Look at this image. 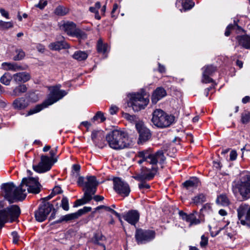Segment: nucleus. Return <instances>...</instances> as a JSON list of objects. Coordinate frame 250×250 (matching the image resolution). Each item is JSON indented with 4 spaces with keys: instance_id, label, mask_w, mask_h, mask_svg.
<instances>
[{
    "instance_id": "f257e3e1",
    "label": "nucleus",
    "mask_w": 250,
    "mask_h": 250,
    "mask_svg": "<svg viewBox=\"0 0 250 250\" xmlns=\"http://www.w3.org/2000/svg\"><path fill=\"white\" fill-rule=\"evenodd\" d=\"M105 139L109 146L116 150L129 147L132 145L128 133L120 130L115 129L109 132L106 135Z\"/></svg>"
},
{
    "instance_id": "f03ea898",
    "label": "nucleus",
    "mask_w": 250,
    "mask_h": 250,
    "mask_svg": "<svg viewBox=\"0 0 250 250\" xmlns=\"http://www.w3.org/2000/svg\"><path fill=\"white\" fill-rule=\"evenodd\" d=\"M60 87L61 85H57L53 87L48 99L42 104H37L35 107L31 109L28 112L27 116H29L40 112L43 108L57 102L65 96L67 94V92L65 90H60Z\"/></svg>"
},
{
    "instance_id": "7ed1b4c3",
    "label": "nucleus",
    "mask_w": 250,
    "mask_h": 250,
    "mask_svg": "<svg viewBox=\"0 0 250 250\" xmlns=\"http://www.w3.org/2000/svg\"><path fill=\"white\" fill-rule=\"evenodd\" d=\"M1 188L5 191V197L10 203H14V201H21L26 197V189L21 188L20 185L16 187L13 183L3 184Z\"/></svg>"
},
{
    "instance_id": "20e7f679",
    "label": "nucleus",
    "mask_w": 250,
    "mask_h": 250,
    "mask_svg": "<svg viewBox=\"0 0 250 250\" xmlns=\"http://www.w3.org/2000/svg\"><path fill=\"white\" fill-rule=\"evenodd\" d=\"M151 122L158 128H164L170 126L174 123L175 117L169 115L161 109H156L152 113Z\"/></svg>"
},
{
    "instance_id": "39448f33",
    "label": "nucleus",
    "mask_w": 250,
    "mask_h": 250,
    "mask_svg": "<svg viewBox=\"0 0 250 250\" xmlns=\"http://www.w3.org/2000/svg\"><path fill=\"white\" fill-rule=\"evenodd\" d=\"M87 182L85 183L86 189L84 193L83 199L77 200L75 202L74 207H77L90 201L96 191L98 182L95 176H89L87 177Z\"/></svg>"
},
{
    "instance_id": "423d86ee",
    "label": "nucleus",
    "mask_w": 250,
    "mask_h": 250,
    "mask_svg": "<svg viewBox=\"0 0 250 250\" xmlns=\"http://www.w3.org/2000/svg\"><path fill=\"white\" fill-rule=\"evenodd\" d=\"M137 156L145 159L147 162L152 165H156L158 162L162 164L166 160L163 150H158L155 153L153 154L150 148L139 151Z\"/></svg>"
},
{
    "instance_id": "0eeeda50",
    "label": "nucleus",
    "mask_w": 250,
    "mask_h": 250,
    "mask_svg": "<svg viewBox=\"0 0 250 250\" xmlns=\"http://www.w3.org/2000/svg\"><path fill=\"white\" fill-rule=\"evenodd\" d=\"M60 29L68 36L76 37L79 40H85L87 38L86 34L77 28L76 24L72 21L64 22L60 26Z\"/></svg>"
},
{
    "instance_id": "6e6552de",
    "label": "nucleus",
    "mask_w": 250,
    "mask_h": 250,
    "mask_svg": "<svg viewBox=\"0 0 250 250\" xmlns=\"http://www.w3.org/2000/svg\"><path fill=\"white\" fill-rule=\"evenodd\" d=\"M235 187L243 200L250 198V174L243 175L236 183Z\"/></svg>"
},
{
    "instance_id": "1a4fd4ad",
    "label": "nucleus",
    "mask_w": 250,
    "mask_h": 250,
    "mask_svg": "<svg viewBox=\"0 0 250 250\" xmlns=\"http://www.w3.org/2000/svg\"><path fill=\"white\" fill-rule=\"evenodd\" d=\"M21 214V210L17 205H12L6 208L0 210V227L1 228L7 221L8 217L17 218Z\"/></svg>"
},
{
    "instance_id": "9d476101",
    "label": "nucleus",
    "mask_w": 250,
    "mask_h": 250,
    "mask_svg": "<svg viewBox=\"0 0 250 250\" xmlns=\"http://www.w3.org/2000/svg\"><path fill=\"white\" fill-rule=\"evenodd\" d=\"M148 103V98H145L141 94L135 93L131 95L128 105L131 107L134 111H139L144 109Z\"/></svg>"
},
{
    "instance_id": "9b49d317",
    "label": "nucleus",
    "mask_w": 250,
    "mask_h": 250,
    "mask_svg": "<svg viewBox=\"0 0 250 250\" xmlns=\"http://www.w3.org/2000/svg\"><path fill=\"white\" fill-rule=\"evenodd\" d=\"M53 208V204L48 202L42 201L38 209L35 211L36 220L39 222L44 221Z\"/></svg>"
},
{
    "instance_id": "f8f14e48",
    "label": "nucleus",
    "mask_w": 250,
    "mask_h": 250,
    "mask_svg": "<svg viewBox=\"0 0 250 250\" xmlns=\"http://www.w3.org/2000/svg\"><path fill=\"white\" fill-rule=\"evenodd\" d=\"M155 236V232L153 230L148 229H137L135 237L138 244H143L148 242Z\"/></svg>"
},
{
    "instance_id": "ddd939ff",
    "label": "nucleus",
    "mask_w": 250,
    "mask_h": 250,
    "mask_svg": "<svg viewBox=\"0 0 250 250\" xmlns=\"http://www.w3.org/2000/svg\"><path fill=\"white\" fill-rule=\"evenodd\" d=\"M157 171V167H152L151 169L147 168L146 167H142L140 172L133 177L135 180L140 182L149 181L154 178Z\"/></svg>"
},
{
    "instance_id": "4468645a",
    "label": "nucleus",
    "mask_w": 250,
    "mask_h": 250,
    "mask_svg": "<svg viewBox=\"0 0 250 250\" xmlns=\"http://www.w3.org/2000/svg\"><path fill=\"white\" fill-rule=\"evenodd\" d=\"M24 185L27 187V190L29 193L37 194L41 191V186L38 181V178H23L20 186L23 188Z\"/></svg>"
},
{
    "instance_id": "2eb2a0df",
    "label": "nucleus",
    "mask_w": 250,
    "mask_h": 250,
    "mask_svg": "<svg viewBox=\"0 0 250 250\" xmlns=\"http://www.w3.org/2000/svg\"><path fill=\"white\" fill-rule=\"evenodd\" d=\"M237 211L241 224L250 227V207L247 204H242Z\"/></svg>"
},
{
    "instance_id": "dca6fc26",
    "label": "nucleus",
    "mask_w": 250,
    "mask_h": 250,
    "mask_svg": "<svg viewBox=\"0 0 250 250\" xmlns=\"http://www.w3.org/2000/svg\"><path fill=\"white\" fill-rule=\"evenodd\" d=\"M114 185V189L119 194L124 195L125 196H127L130 189L128 184L123 180L121 178L115 177L113 179Z\"/></svg>"
},
{
    "instance_id": "f3484780",
    "label": "nucleus",
    "mask_w": 250,
    "mask_h": 250,
    "mask_svg": "<svg viewBox=\"0 0 250 250\" xmlns=\"http://www.w3.org/2000/svg\"><path fill=\"white\" fill-rule=\"evenodd\" d=\"M135 127L139 135L138 144H143L150 139L151 137V132L142 122L137 123Z\"/></svg>"
},
{
    "instance_id": "a211bd4d",
    "label": "nucleus",
    "mask_w": 250,
    "mask_h": 250,
    "mask_svg": "<svg viewBox=\"0 0 250 250\" xmlns=\"http://www.w3.org/2000/svg\"><path fill=\"white\" fill-rule=\"evenodd\" d=\"M53 163L51 159L45 155H42L41 158V162L38 165L33 166V169L39 173H43L49 170Z\"/></svg>"
},
{
    "instance_id": "6ab92c4d",
    "label": "nucleus",
    "mask_w": 250,
    "mask_h": 250,
    "mask_svg": "<svg viewBox=\"0 0 250 250\" xmlns=\"http://www.w3.org/2000/svg\"><path fill=\"white\" fill-rule=\"evenodd\" d=\"M179 215L184 220L189 222V226L196 225L201 223L200 220L197 218L199 216L198 212L196 210L193 211L192 213L188 214L182 210L179 211Z\"/></svg>"
},
{
    "instance_id": "aec40b11",
    "label": "nucleus",
    "mask_w": 250,
    "mask_h": 250,
    "mask_svg": "<svg viewBox=\"0 0 250 250\" xmlns=\"http://www.w3.org/2000/svg\"><path fill=\"white\" fill-rule=\"evenodd\" d=\"M203 72L202 82L204 83H210L213 82L209 76H211L217 70L216 67L212 65H208L203 68Z\"/></svg>"
},
{
    "instance_id": "412c9836",
    "label": "nucleus",
    "mask_w": 250,
    "mask_h": 250,
    "mask_svg": "<svg viewBox=\"0 0 250 250\" xmlns=\"http://www.w3.org/2000/svg\"><path fill=\"white\" fill-rule=\"evenodd\" d=\"M123 218L132 225L135 224L139 221L140 218L139 213L137 210H131L123 216Z\"/></svg>"
},
{
    "instance_id": "4be33fe9",
    "label": "nucleus",
    "mask_w": 250,
    "mask_h": 250,
    "mask_svg": "<svg viewBox=\"0 0 250 250\" xmlns=\"http://www.w3.org/2000/svg\"><path fill=\"white\" fill-rule=\"evenodd\" d=\"M31 79L30 74L26 72H18L13 75V81L16 83H25Z\"/></svg>"
},
{
    "instance_id": "5701e85b",
    "label": "nucleus",
    "mask_w": 250,
    "mask_h": 250,
    "mask_svg": "<svg viewBox=\"0 0 250 250\" xmlns=\"http://www.w3.org/2000/svg\"><path fill=\"white\" fill-rule=\"evenodd\" d=\"M167 95L165 89L162 87H157L153 92L151 96V101L153 104H156L159 100Z\"/></svg>"
},
{
    "instance_id": "b1692460",
    "label": "nucleus",
    "mask_w": 250,
    "mask_h": 250,
    "mask_svg": "<svg viewBox=\"0 0 250 250\" xmlns=\"http://www.w3.org/2000/svg\"><path fill=\"white\" fill-rule=\"evenodd\" d=\"M238 44L247 49H250V36L248 35L237 36L236 38Z\"/></svg>"
},
{
    "instance_id": "393cba45",
    "label": "nucleus",
    "mask_w": 250,
    "mask_h": 250,
    "mask_svg": "<svg viewBox=\"0 0 250 250\" xmlns=\"http://www.w3.org/2000/svg\"><path fill=\"white\" fill-rule=\"evenodd\" d=\"M12 105L15 109L22 110L27 107L28 104L24 98H19L13 101Z\"/></svg>"
},
{
    "instance_id": "a878e982",
    "label": "nucleus",
    "mask_w": 250,
    "mask_h": 250,
    "mask_svg": "<svg viewBox=\"0 0 250 250\" xmlns=\"http://www.w3.org/2000/svg\"><path fill=\"white\" fill-rule=\"evenodd\" d=\"M69 47L68 44L64 41H58L52 42L49 45V48L53 50L66 49Z\"/></svg>"
},
{
    "instance_id": "bb28decb",
    "label": "nucleus",
    "mask_w": 250,
    "mask_h": 250,
    "mask_svg": "<svg viewBox=\"0 0 250 250\" xmlns=\"http://www.w3.org/2000/svg\"><path fill=\"white\" fill-rule=\"evenodd\" d=\"M2 68L5 70H11L13 71H17L23 70L21 66L18 65L17 63L3 62L1 64Z\"/></svg>"
},
{
    "instance_id": "cd10ccee",
    "label": "nucleus",
    "mask_w": 250,
    "mask_h": 250,
    "mask_svg": "<svg viewBox=\"0 0 250 250\" xmlns=\"http://www.w3.org/2000/svg\"><path fill=\"white\" fill-rule=\"evenodd\" d=\"M199 184V180L196 177L191 178L189 180L185 181L183 183V186L187 189L190 188H196Z\"/></svg>"
},
{
    "instance_id": "c85d7f7f",
    "label": "nucleus",
    "mask_w": 250,
    "mask_h": 250,
    "mask_svg": "<svg viewBox=\"0 0 250 250\" xmlns=\"http://www.w3.org/2000/svg\"><path fill=\"white\" fill-rule=\"evenodd\" d=\"M27 90V87H26L25 84H21L18 86L15 87L13 89L11 95L13 96H19L21 95L22 93H24L26 92Z\"/></svg>"
},
{
    "instance_id": "c756f323",
    "label": "nucleus",
    "mask_w": 250,
    "mask_h": 250,
    "mask_svg": "<svg viewBox=\"0 0 250 250\" xmlns=\"http://www.w3.org/2000/svg\"><path fill=\"white\" fill-rule=\"evenodd\" d=\"M105 239V237L101 232H96L94 233L93 237L90 241L94 244L100 245V242L103 241Z\"/></svg>"
},
{
    "instance_id": "7c9ffc66",
    "label": "nucleus",
    "mask_w": 250,
    "mask_h": 250,
    "mask_svg": "<svg viewBox=\"0 0 250 250\" xmlns=\"http://www.w3.org/2000/svg\"><path fill=\"white\" fill-rule=\"evenodd\" d=\"M88 55L85 51L81 50L75 52L72 56L73 58L79 61L85 60L87 59Z\"/></svg>"
},
{
    "instance_id": "2f4dec72",
    "label": "nucleus",
    "mask_w": 250,
    "mask_h": 250,
    "mask_svg": "<svg viewBox=\"0 0 250 250\" xmlns=\"http://www.w3.org/2000/svg\"><path fill=\"white\" fill-rule=\"evenodd\" d=\"M12 79L13 80V75H11L10 73L7 72L5 73L1 77L0 79V82L1 83L5 85H9Z\"/></svg>"
},
{
    "instance_id": "473e14b6",
    "label": "nucleus",
    "mask_w": 250,
    "mask_h": 250,
    "mask_svg": "<svg viewBox=\"0 0 250 250\" xmlns=\"http://www.w3.org/2000/svg\"><path fill=\"white\" fill-rule=\"evenodd\" d=\"M194 204H201L207 201V196L204 193H199L192 198Z\"/></svg>"
},
{
    "instance_id": "72a5a7b5",
    "label": "nucleus",
    "mask_w": 250,
    "mask_h": 250,
    "mask_svg": "<svg viewBox=\"0 0 250 250\" xmlns=\"http://www.w3.org/2000/svg\"><path fill=\"white\" fill-rule=\"evenodd\" d=\"M107 48V44H104L102 39L98 40L97 44V49L99 53H105Z\"/></svg>"
},
{
    "instance_id": "f704fd0d",
    "label": "nucleus",
    "mask_w": 250,
    "mask_h": 250,
    "mask_svg": "<svg viewBox=\"0 0 250 250\" xmlns=\"http://www.w3.org/2000/svg\"><path fill=\"white\" fill-rule=\"evenodd\" d=\"M218 204L223 206H227L229 204V200L225 194H221L216 199Z\"/></svg>"
},
{
    "instance_id": "c9c22d12",
    "label": "nucleus",
    "mask_w": 250,
    "mask_h": 250,
    "mask_svg": "<svg viewBox=\"0 0 250 250\" xmlns=\"http://www.w3.org/2000/svg\"><path fill=\"white\" fill-rule=\"evenodd\" d=\"M68 12V9L63 6H59L55 10V13L58 16H63Z\"/></svg>"
},
{
    "instance_id": "e433bc0d",
    "label": "nucleus",
    "mask_w": 250,
    "mask_h": 250,
    "mask_svg": "<svg viewBox=\"0 0 250 250\" xmlns=\"http://www.w3.org/2000/svg\"><path fill=\"white\" fill-rule=\"evenodd\" d=\"M241 121L243 124H248L250 121V112L245 110L241 114Z\"/></svg>"
},
{
    "instance_id": "4c0bfd02",
    "label": "nucleus",
    "mask_w": 250,
    "mask_h": 250,
    "mask_svg": "<svg viewBox=\"0 0 250 250\" xmlns=\"http://www.w3.org/2000/svg\"><path fill=\"white\" fill-rule=\"evenodd\" d=\"M13 27V23L11 21L6 22L0 21V29L4 30L11 28Z\"/></svg>"
},
{
    "instance_id": "58836bf2",
    "label": "nucleus",
    "mask_w": 250,
    "mask_h": 250,
    "mask_svg": "<svg viewBox=\"0 0 250 250\" xmlns=\"http://www.w3.org/2000/svg\"><path fill=\"white\" fill-rule=\"evenodd\" d=\"M99 119L101 120V122H104L106 119L104 113L101 111H98L95 115L93 117L92 120L94 122L98 120Z\"/></svg>"
},
{
    "instance_id": "ea45409f",
    "label": "nucleus",
    "mask_w": 250,
    "mask_h": 250,
    "mask_svg": "<svg viewBox=\"0 0 250 250\" xmlns=\"http://www.w3.org/2000/svg\"><path fill=\"white\" fill-rule=\"evenodd\" d=\"M62 220H63V222H67L69 221L73 220L76 219V215L74 213L68 214L62 216Z\"/></svg>"
},
{
    "instance_id": "a19ab883",
    "label": "nucleus",
    "mask_w": 250,
    "mask_h": 250,
    "mask_svg": "<svg viewBox=\"0 0 250 250\" xmlns=\"http://www.w3.org/2000/svg\"><path fill=\"white\" fill-rule=\"evenodd\" d=\"M61 207L64 210L67 211L69 210L68 200L67 197H63L62 200Z\"/></svg>"
},
{
    "instance_id": "79ce46f5",
    "label": "nucleus",
    "mask_w": 250,
    "mask_h": 250,
    "mask_svg": "<svg viewBox=\"0 0 250 250\" xmlns=\"http://www.w3.org/2000/svg\"><path fill=\"white\" fill-rule=\"evenodd\" d=\"M16 52L17 53V55H16L14 57V60L15 61H19V60H21V59H22L24 56H25V54H24V52L22 50H21V49H19V50H17L16 51Z\"/></svg>"
},
{
    "instance_id": "37998d69",
    "label": "nucleus",
    "mask_w": 250,
    "mask_h": 250,
    "mask_svg": "<svg viewBox=\"0 0 250 250\" xmlns=\"http://www.w3.org/2000/svg\"><path fill=\"white\" fill-rule=\"evenodd\" d=\"M125 118L130 122H134L135 123V124L137 123H139L138 122V117L136 115H130L128 113H125Z\"/></svg>"
},
{
    "instance_id": "c03bdc74",
    "label": "nucleus",
    "mask_w": 250,
    "mask_h": 250,
    "mask_svg": "<svg viewBox=\"0 0 250 250\" xmlns=\"http://www.w3.org/2000/svg\"><path fill=\"white\" fill-rule=\"evenodd\" d=\"M194 3L192 0H187L183 3L184 8L186 9H190L194 6Z\"/></svg>"
},
{
    "instance_id": "a18cd8bd",
    "label": "nucleus",
    "mask_w": 250,
    "mask_h": 250,
    "mask_svg": "<svg viewBox=\"0 0 250 250\" xmlns=\"http://www.w3.org/2000/svg\"><path fill=\"white\" fill-rule=\"evenodd\" d=\"M88 176L86 177V178ZM86 179L87 180V179L86 178ZM87 182V181L86 182H85L84 181V177H83V176H80L78 178V181H77V183L78 184V185L79 186H84V188L83 189V190L85 191V190L86 189V188H85V183Z\"/></svg>"
},
{
    "instance_id": "49530a36",
    "label": "nucleus",
    "mask_w": 250,
    "mask_h": 250,
    "mask_svg": "<svg viewBox=\"0 0 250 250\" xmlns=\"http://www.w3.org/2000/svg\"><path fill=\"white\" fill-rule=\"evenodd\" d=\"M47 1L45 0H40L39 3L36 5V7L42 9L47 5Z\"/></svg>"
},
{
    "instance_id": "de8ad7c7",
    "label": "nucleus",
    "mask_w": 250,
    "mask_h": 250,
    "mask_svg": "<svg viewBox=\"0 0 250 250\" xmlns=\"http://www.w3.org/2000/svg\"><path fill=\"white\" fill-rule=\"evenodd\" d=\"M208 243V239L204 235L201 236V241L200 243V245L201 247L204 248L206 247Z\"/></svg>"
},
{
    "instance_id": "09e8293b",
    "label": "nucleus",
    "mask_w": 250,
    "mask_h": 250,
    "mask_svg": "<svg viewBox=\"0 0 250 250\" xmlns=\"http://www.w3.org/2000/svg\"><path fill=\"white\" fill-rule=\"evenodd\" d=\"M13 237V242L14 244H17L19 240V236L16 231H13L11 233Z\"/></svg>"
},
{
    "instance_id": "8fccbe9b",
    "label": "nucleus",
    "mask_w": 250,
    "mask_h": 250,
    "mask_svg": "<svg viewBox=\"0 0 250 250\" xmlns=\"http://www.w3.org/2000/svg\"><path fill=\"white\" fill-rule=\"evenodd\" d=\"M142 183L139 184V188L140 189L144 188L148 189L150 188V186L146 183V181L141 182Z\"/></svg>"
},
{
    "instance_id": "3c124183",
    "label": "nucleus",
    "mask_w": 250,
    "mask_h": 250,
    "mask_svg": "<svg viewBox=\"0 0 250 250\" xmlns=\"http://www.w3.org/2000/svg\"><path fill=\"white\" fill-rule=\"evenodd\" d=\"M118 110V107L115 105H112L109 109V112L111 115H113L116 114Z\"/></svg>"
},
{
    "instance_id": "603ef678",
    "label": "nucleus",
    "mask_w": 250,
    "mask_h": 250,
    "mask_svg": "<svg viewBox=\"0 0 250 250\" xmlns=\"http://www.w3.org/2000/svg\"><path fill=\"white\" fill-rule=\"evenodd\" d=\"M0 13L1 15L4 17L6 18L7 19H9V13L4 9L0 8Z\"/></svg>"
},
{
    "instance_id": "864d4df0",
    "label": "nucleus",
    "mask_w": 250,
    "mask_h": 250,
    "mask_svg": "<svg viewBox=\"0 0 250 250\" xmlns=\"http://www.w3.org/2000/svg\"><path fill=\"white\" fill-rule=\"evenodd\" d=\"M53 193L54 194V195L57 194H60L61 193L62 191L61 189V188L59 186H56L52 190Z\"/></svg>"
},
{
    "instance_id": "5fc2aeb1",
    "label": "nucleus",
    "mask_w": 250,
    "mask_h": 250,
    "mask_svg": "<svg viewBox=\"0 0 250 250\" xmlns=\"http://www.w3.org/2000/svg\"><path fill=\"white\" fill-rule=\"evenodd\" d=\"M237 152L235 150H232L230 153V160L231 161H234L237 158Z\"/></svg>"
},
{
    "instance_id": "6e6d98bb",
    "label": "nucleus",
    "mask_w": 250,
    "mask_h": 250,
    "mask_svg": "<svg viewBox=\"0 0 250 250\" xmlns=\"http://www.w3.org/2000/svg\"><path fill=\"white\" fill-rule=\"evenodd\" d=\"M94 144L96 146H97L99 148H103L105 146V144L104 143V142L102 141H96Z\"/></svg>"
},
{
    "instance_id": "4d7b16f0",
    "label": "nucleus",
    "mask_w": 250,
    "mask_h": 250,
    "mask_svg": "<svg viewBox=\"0 0 250 250\" xmlns=\"http://www.w3.org/2000/svg\"><path fill=\"white\" fill-rule=\"evenodd\" d=\"M54 195H55L54 194L52 191V192L50 193V194H49L48 196H47L46 197L42 198L41 200H42V201L47 202L48 200L51 199Z\"/></svg>"
},
{
    "instance_id": "13d9d810",
    "label": "nucleus",
    "mask_w": 250,
    "mask_h": 250,
    "mask_svg": "<svg viewBox=\"0 0 250 250\" xmlns=\"http://www.w3.org/2000/svg\"><path fill=\"white\" fill-rule=\"evenodd\" d=\"M107 211H109L116 215L119 219H120V214L116 212L115 210L111 208H106Z\"/></svg>"
},
{
    "instance_id": "bf43d9fd",
    "label": "nucleus",
    "mask_w": 250,
    "mask_h": 250,
    "mask_svg": "<svg viewBox=\"0 0 250 250\" xmlns=\"http://www.w3.org/2000/svg\"><path fill=\"white\" fill-rule=\"evenodd\" d=\"M98 133V131H93L92 132L91 139L94 143H95V142L97 141L96 137H97Z\"/></svg>"
},
{
    "instance_id": "052dcab7",
    "label": "nucleus",
    "mask_w": 250,
    "mask_h": 250,
    "mask_svg": "<svg viewBox=\"0 0 250 250\" xmlns=\"http://www.w3.org/2000/svg\"><path fill=\"white\" fill-rule=\"evenodd\" d=\"M37 48L39 52H42V53L44 52V51L45 50L44 46L41 44H39L37 45Z\"/></svg>"
},
{
    "instance_id": "680f3d73",
    "label": "nucleus",
    "mask_w": 250,
    "mask_h": 250,
    "mask_svg": "<svg viewBox=\"0 0 250 250\" xmlns=\"http://www.w3.org/2000/svg\"><path fill=\"white\" fill-rule=\"evenodd\" d=\"M93 198L95 201H96L97 202H99V201L103 200L104 199V197L103 196H100V195H96V196H94Z\"/></svg>"
},
{
    "instance_id": "e2e57ef3",
    "label": "nucleus",
    "mask_w": 250,
    "mask_h": 250,
    "mask_svg": "<svg viewBox=\"0 0 250 250\" xmlns=\"http://www.w3.org/2000/svg\"><path fill=\"white\" fill-rule=\"evenodd\" d=\"M159 68H158V71L160 73H164L165 72V67L164 65H162L161 63H158Z\"/></svg>"
},
{
    "instance_id": "0e129e2a",
    "label": "nucleus",
    "mask_w": 250,
    "mask_h": 250,
    "mask_svg": "<svg viewBox=\"0 0 250 250\" xmlns=\"http://www.w3.org/2000/svg\"><path fill=\"white\" fill-rule=\"evenodd\" d=\"M118 7V5L117 3H114L113 5V9L111 11V16L112 18L114 17V16L113 15L114 13L116 11Z\"/></svg>"
},
{
    "instance_id": "69168bd1",
    "label": "nucleus",
    "mask_w": 250,
    "mask_h": 250,
    "mask_svg": "<svg viewBox=\"0 0 250 250\" xmlns=\"http://www.w3.org/2000/svg\"><path fill=\"white\" fill-rule=\"evenodd\" d=\"M76 215L77 219L80 216L84 214L83 212V210L82 209H79L78 211L74 213Z\"/></svg>"
},
{
    "instance_id": "338daca9",
    "label": "nucleus",
    "mask_w": 250,
    "mask_h": 250,
    "mask_svg": "<svg viewBox=\"0 0 250 250\" xmlns=\"http://www.w3.org/2000/svg\"><path fill=\"white\" fill-rule=\"evenodd\" d=\"M72 168L73 170H74V171L76 172H79L80 170L81 167L79 165L75 164L73 165Z\"/></svg>"
},
{
    "instance_id": "774afa93",
    "label": "nucleus",
    "mask_w": 250,
    "mask_h": 250,
    "mask_svg": "<svg viewBox=\"0 0 250 250\" xmlns=\"http://www.w3.org/2000/svg\"><path fill=\"white\" fill-rule=\"evenodd\" d=\"M81 125L86 127L87 129L91 125V123L87 121L82 122Z\"/></svg>"
}]
</instances>
